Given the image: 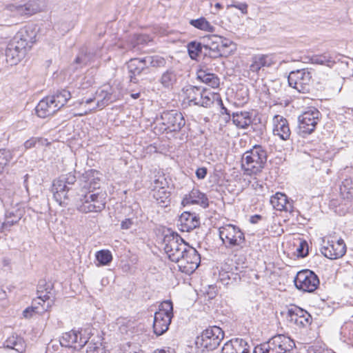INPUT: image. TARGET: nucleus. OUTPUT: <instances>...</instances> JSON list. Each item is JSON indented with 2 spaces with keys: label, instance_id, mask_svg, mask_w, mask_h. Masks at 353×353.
<instances>
[{
  "label": "nucleus",
  "instance_id": "42",
  "mask_svg": "<svg viewBox=\"0 0 353 353\" xmlns=\"http://www.w3.org/2000/svg\"><path fill=\"white\" fill-rule=\"evenodd\" d=\"M143 62L146 64V67L149 66L160 68L163 67L166 61L163 57L160 56H149L143 58Z\"/></svg>",
  "mask_w": 353,
  "mask_h": 353
},
{
  "label": "nucleus",
  "instance_id": "10",
  "mask_svg": "<svg viewBox=\"0 0 353 353\" xmlns=\"http://www.w3.org/2000/svg\"><path fill=\"white\" fill-rule=\"evenodd\" d=\"M321 114L314 108H311L299 115V129L300 134L305 137L312 134L320 121Z\"/></svg>",
  "mask_w": 353,
  "mask_h": 353
},
{
  "label": "nucleus",
  "instance_id": "31",
  "mask_svg": "<svg viewBox=\"0 0 353 353\" xmlns=\"http://www.w3.org/2000/svg\"><path fill=\"white\" fill-rule=\"evenodd\" d=\"M340 196L347 202L353 201V179L347 178L344 179L339 187Z\"/></svg>",
  "mask_w": 353,
  "mask_h": 353
},
{
  "label": "nucleus",
  "instance_id": "64",
  "mask_svg": "<svg viewBox=\"0 0 353 353\" xmlns=\"http://www.w3.org/2000/svg\"><path fill=\"white\" fill-rule=\"evenodd\" d=\"M6 292L3 291L1 288H0V301L3 300L6 298Z\"/></svg>",
  "mask_w": 353,
  "mask_h": 353
},
{
  "label": "nucleus",
  "instance_id": "57",
  "mask_svg": "<svg viewBox=\"0 0 353 353\" xmlns=\"http://www.w3.org/2000/svg\"><path fill=\"white\" fill-rule=\"evenodd\" d=\"M207 175V168L202 167L196 170V176L199 179H203Z\"/></svg>",
  "mask_w": 353,
  "mask_h": 353
},
{
  "label": "nucleus",
  "instance_id": "62",
  "mask_svg": "<svg viewBox=\"0 0 353 353\" xmlns=\"http://www.w3.org/2000/svg\"><path fill=\"white\" fill-rule=\"evenodd\" d=\"M261 218H262V217H261V215H258V214L254 215V216H251V218H250V222H251L252 223H258V221H259V220H261Z\"/></svg>",
  "mask_w": 353,
  "mask_h": 353
},
{
  "label": "nucleus",
  "instance_id": "16",
  "mask_svg": "<svg viewBox=\"0 0 353 353\" xmlns=\"http://www.w3.org/2000/svg\"><path fill=\"white\" fill-rule=\"evenodd\" d=\"M88 343L86 337H83L79 332L71 330L63 334L60 339L61 346L81 350Z\"/></svg>",
  "mask_w": 353,
  "mask_h": 353
},
{
  "label": "nucleus",
  "instance_id": "41",
  "mask_svg": "<svg viewBox=\"0 0 353 353\" xmlns=\"http://www.w3.org/2000/svg\"><path fill=\"white\" fill-rule=\"evenodd\" d=\"M87 175L90 185L89 191H94L95 192L97 190L99 189L100 173L97 170H91L87 172Z\"/></svg>",
  "mask_w": 353,
  "mask_h": 353
},
{
  "label": "nucleus",
  "instance_id": "30",
  "mask_svg": "<svg viewBox=\"0 0 353 353\" xmlns=\"http://www.w3.org/2000/svg\"><path fill=\"white\" fill-rule=\"evenodd\" d=\"M50 99L57 108V111L66 104L68 100L71 98V93L66 89L58 90L52 95H49Z\"/></svg>",
  "mask_w": 353,
  "mask_h": 353
},
{
  "label": "nucleus",
  "instance_id": "47",
  "mask_svg": "<svg viewBox=\"0 0 353 353\" xmlns=\"http://www.w3.org/2000/svg\"><path fill=\"white\" fill-rule=\"evenodd\" d=\"M220 276L222 282L226 285L233 282H237L241 279L239 274L238 272L234 273L233 272H225L221 273Z\"/></svg>",
  "mask_w": 353,
  "mask_h": 353
},
{
  "label": "nucleus",
  "instance_id": "61",
  "mask_svg": "<svg viewBox=\"0 0 353 353\" xmlns=\"http://www.w3.org/2000/svg\"><path fill=\"white\" fill-rule=\"evenodd\" d=\"M217 102V104L219 105H220L221 108V114H230L228 109L224 106L223 103V101L221 100V103H219V101H216Z\"/></svg>",
  "mask_w": 353,
  "mask_h": 353
},
{
  "label": "nucleus",
  "instance_id": "8",
  "mask_svg": "<svg viewBox=\"0 0 353 353\" xmlns=\"http://www.w3.org/2000/svg\"><path fill=\"white\" fill-rule=\"evenodd\" d=\"M165 244L164 250L170 261L177 263L185 252V249L189 246L184 240L176 233L170 232L165 235L163 239Z\"/></svg>",
  "mask_w": 353,
  "mask_h": 353
},
{
  "label": "nucleus",
  "instance_id": "1",
  "mask_svg": "<svg viewBox=\"0 0 353 353\" xmlns=\"http://www.w3.org/2000/svg\"><path fill=\"white\" fill-rule=\"evenodd\" d=\"M183 92L185 99L188 101L190 105L210 108L215 101H219L221 103L219 94L212 92L203 87L189 85L183 88Z\"/></svg>",
  "mask_w": 353,
  "mask_h": 353
},
{
  "label": "nucleus",
  "instance_id": "50",
  "mask_svg": "<svg viewBox=\"0 0 353 353\" xmlns=\"http://www.w3.org/2000/svg\"><path fill=\"white\" fill-rule=\"evenodd\" d=\"M12 159V152L6 149L0 150V165L6 167Z\"/></svg>",
  "mask_w": 353,
  "mask_h": 353
},
{
  "label": "nucleus",
  "instance_id": "63",
  "mask_svg": "<svg viewBox=\"0 0 353 353\" xmlns=\"http://www.w3.org/2000/svg\"><path fill=\"white\" fill-rule=\"evenodd\" d=\"M145 37L143 35H139L137 38V44L142 43L143 42H145Z\"/></svg>",
  "mask_w": 353,
  "mask_h": 353
},
{
  "label": "nucleus",
  "instance_id": "4",
  "mask_svg": "<svg viewBox=\"0 0 353 353\" xmlns=\"http://www.w3.org/2000/svg\"><path fill=\"white\" fill-rule=\"evenodd\" d=\"M295 347L294 341L284 334L272 337L266 343L254 348L253 353H288Z\"/></svg>",
  "mask_w": 353,
  "mask_h": 353
},
{
  "label": "nucleus",
  "instance_id": "34",
  "mask_svg": "<svg viewBox=\"0 0 353 353\" xmlns=\"http://www.w3.org/2000/svg\"><path fill=\"white\" fill-rule=\"evenodd\" d=\"M178 79L177 72L172 68L165 71L159 79V82L165 88H172Z\"/></svg>",
  "mask_w": 353,
  "mask_h": 353
},
{
  "label": "nucleus",
  "instance_id": "26",
  "mask_svg": "<svg viewBox=\"0 0 353 353\" xmlns=\"http://www.w3.org/2000/svg\"><path fill=\"white\" fill-rule=\"evenodd\" d=\"M226 353H250V346L243 339H234L226 342L222 347Z\"/></svg>",
  "mask_w": 353,
  "mask_h": 353
},
{
  "label": "nucleus",
  "instance_id": "12",
  "mask_svg": "<svg viewBox=\"0 0 353 353\" xmlns=\"http://www.w3.org/2000/svg\"><path fill=\"white\" fill-rule=\"evenodd\" d=\"M1 201L6 208L5 221L2 223V230H8L12 225L16 224L22 218L24 210L19 206L18 203L13 205V201L9 197L3 194L1 197Z\"/></svg>",
  "mask_w": 353,
  "mask_h": 353
},
{
  "label": "nucleus",
  "instance_id": "29",
  "mask_svg": "<svg viewBox=\"0 0 353 353\" xmlns=\"http://www.w3.org/2000/svg\"><path fill=\"white\" fill-rule=\"evenodd\" d=\"M270 203L276 210L290 211L292 205L288 202V196L281 192H276L270 199Z\"/></svg>",
  "mask_w": 353,
  "mask_h": 353
},
{
  "label": "nucleus",
  "instance_id": "6",
  "mask_svg": "<svg viewBox=\"0 0 353 353\" xmlns=\"http://www.w3.org/2000/svg\"><path fill=\"white\" fill-rule=\"evenodd\" d=\"M173 317V304L171 301H163L159 311L154 313L153 331L157 336L163 334L169 328Z\"/></svg>",
  "mask_w": 353,
  "mask_h": 353
},
{
  "label": "nucleus",
  "instance_id": "9",
  "mask_svg": "<svg viewBox=\"0 0 353 353\" xmlns=\"http://www.w3.org/2000/svg\"><path fill=\"white\" fill-rule=\"evenodd\" d=\"M288 80L290 87L299 92L307 93L312 81V72L307 68L292 71Z\"/></svg>",
  "mask_w": 353,
  "mask_h": 353
},
{
  "label": "nucleus",
  "instance_id": "51",
  "mask_svg": "<svg viewBox=\"0 0 353 353\" xmlns=\"http://www.w3.org/2000/svg\"><path fill=\"white\" fill-rule=\"evenodd\" d=\"M43 139L39 137H31L30 139L25 141L23 147L25 150L31 149L36 147L37 144H43Z\"/></svg>",
  "mask_w": 353,
  "mask_h": 353
},
{
  "label": "nucleus",
  "instance_id": "55",
  "mask_svg": "<svg viewBox=\"0 0 353 353\" xmlns=\"http://www.w3.org/2000/svg\"><path fill=\"white\" fill-rule=\"evenodd\" d=\"M6 8L14 14L21 15V4H8L6 6Z\"/></svg>",
  "mask_w": 353,
  "mask_h": 353
},
{
  "label": "nucleus",
  "instance_id": "58",
  "mask_svg": "<svg viewBox=\"0 0 353 353\" xmlns=\"http://www.w3.org/2000/svg\"><path fill=\"white\" fill-rule=\"evenodd\" d=\"M10 48H13V50L17 51L18 53L21 54L22 56L25 57L26 52L24 51V50H21V48L17 46V44H14L12 41L8 44V46Z\"/></svg>",
  "mask_w": 353,
  "mask_h": 353
},
{
  "label": "nucleus",
  "instance_id": "36",
  "mask_svg": "<svg viewBox=\"0 0 353 353\" xmlns=\"http://www.w3.org/2000/svg\"><path fill=\"white\" fill-rule=\"evenodd\" d=\"M4 347L22 353L25 348V342L21 337L13 334L6 340Z\"/></svg>",
  "mask_w": 353,
  "mask_h": 353
},
{
  "label": "nucleus",
  "instance_id": "44",
  "mask_svg": "<svg viewBox=\"0 0 353 353\" xmlns=\"http://www.w3.org/2000/svg\"><path fill=\"white\" fill-rule=\"evenodd\" d=\"M96 259L101 265H107L112 260V255L110 251L102 250L96 253Z\"/></svg>",
  "mask_w": 353,
  "mask_h": 353
},
{
  "label": "nucleus",
  "instance_id": "38",
  "mask_svg": "<svg viewBox=\"0 0 353 353\" xmlns=\"http://www.w3.org/2000/svg\"><path fill=\"white\" fill-rule=\"evenodd\" d=\"M189 23L195 28L204 32H214L215 31V27L203 17L196 19H190Z\"/></svg>",
  "mask_w": 353,
  "mask_h": 353
},
{
  "label": "nucleus",
  "instance_id": "37",
  "mask_svg": "<svg viewBox=\"0 0 353 353\" xmlns=\"http://www.w3.org/2000/svg\"><path fill=\"white\" fill-rule=\"evenodd\" d=\"M152 195L161 207H167L170 203V192L168 189L152 190Z\"/></svg>",
  "mask_w": 353,
  "mask_h": 353
},
{
  "label": "nucleus",
  "instance_id": "56",
  "mask_svg": "<svg viewBox=\"0 0 353 353\" xmlns=\"http://www.w3.org/2000/svg\"><path fill=\"white\" fill-rule=\"evenodd\" d=\"M134 224V221L132 219H125L122 221L121 223V228L122 230H128L132 228Z\"/></svg>",
  "mask_w": 353,
  "mask_h": 353
},
{
  "label": "nucleus",
  "instance_id": "25",
  "mask_svg": "<svg viewBox=\"0 0 353 353\" xmlns=\"http://www.w3.org/2000/svg\"><path fill=\"white\" fill-rule=\"evenodd\" d=\"M181 230L190 232L200 225V219L195 213L184 212L179 217Z\"/></svg>",
  "mask_w": 353,
  "mask_h": 353
},
{
  "label": "nucleus",
  "instance_id": "27",
  "mask_svg": "<svg viewBox=\"0 0 353 353\" xmlns=\"http://www.w3.org/2000/svg\"><path fill=\"white\" fill-rule=\"evenodd\" d=\"M35 111L38 117L46 118L57 112V108H55L49 96H47L39 102Z\"/></svg>",
  "mask_w": 353,
  "mask_h": 353
},
{
  "label": "nucleus",
  "instance_id": "7",
  "mask_svg": "<svg viewBox=\"0 0 353 353\" xmlns=\"http://www.w3.org/2000/svg\"><path fill=\"white\" fill-rule=\"evenodd\" d=\"M224 338V332L218 326H210L203 330L196 339V345L203 351H212L217 348Z\"/></svg>",
  "mask_w": 353,
  "mask_h": 353
},
{
  "label": "nucleus",
  "instance_id": "15",
  "mask_svg": "<svg viewBox=\"0 0 353 353\" xmlns=\"http://www.w3.org/2000/svg\"><path fill=\"white\" fill-rule=\"evenodd\" d=\"M321 253L330 259L342 257L346 252V245L343 239L332 240L327 242L321 249Z\"/></svg>",
  "mask_w": 353,
  "mask_h": 353
},
{
  "label": "nucleus",
  "instance_id": "19",
  "mask_svg": "<svg viewBox=\"0 0 353 353\" xmlns=\"http://www.w3.org/2000/svg\"><path fill=\"white\" fill-rule=\"evenodd\" d=\"M287 319L295 325L303 327L310 324L311 321L310 314L297 306H293L288 310Z\"/></svg>",
  "mask_w": 353,
  "mask_h": 353
},
{
  "label": "nucleus",
  "instance_id": "2",
  "mask_svg": "<svg viewBox=\"0 0 353 353\" xmlns=\"http://www.w3.org/2000/svg\"><path fill=\"white\" fill-rule=\"evenodd\" d=\"M267 152L260 145H255L246 151L242 157V168L249 175L260 173L267 161Z\"/></svg>",
  "mask_w": 353,
  "mask_h": 353
},
{
  "label": "nucleus",
  "instance_id": "53",
  "mask_svg": "<svg viewBox=\"0 0 353 353\" xmlns=\"http://www.w3.org/2000/svg\"><path fill=\"white\" fill-rule=\"evenodd\" d=\"M312 61L315 63L321 65H328L329 63L332 62L331 57L325 54L316 56L312 59Z\"/></svg>",
  "mask_w": 353,
  "mask_h": 353
},
{
  "label": "nucleus",
  "instance_id": "23",
  "mask_svg": "<svg viewBox=\"0 0 353 353\" xmlns=\"http://www.w3.org/2000/svg\"><path fill=\"white\" fill-rule=\"evenodd\" d=\"M181 204L183 206L190 204H197L206 208L209 205L208 199L206 195L197 189H193L189 194L183 198Z\"/></svg>",
  "mask_w": 353,
  "mask_h": 353
},
{
  "label": "nucleus",
  "instance_id": "59",
  "mask_svg": "<svg viewBox=\"0 0 353 353\" xmlns=\"http://www.w3.org/2000/svg\"><path fill=\"white\" fill-rule=\"evenodd\" d=\"M234 6L240 10L242 13L247 12L248 6L245 3H239L238 5H234Z\"/></svg>",
  "mask_w": 353,
  "mask_h": 353
},
{
  "label": "nucleus",
  "instance_id": "28",
  "mask_svg": "<svg viewBox=\"0 0 353 353\" xmlns=\"http://www.w3.org/2000/svg\"><path fill=\"white\" fill-rule=\"evenodd\" d=\"M128 68L129 73L130 74V81L137 83V80L136 79V76L139 75L145 70V68H147V67L146 64L143 62V58H135L131 59L129 61L128 63Z\"/></svg>",
  "mask_w": 353,
  "mask_h": 353
},
{
  "label": "nucleus",
  "instance_id": "14",
  "mask_svg": "<svg viewBox=\"0 0 353 353\" xmlns=\"http://www.w3.org/2000/svg\"><path fill=\"white\" fill-rule=\"evenodd\" d=\"M161 123L168 132H178L185 125L183 114L176 110L165 111L161 115Z\"/></svg>",
  "mask_w": 353,
  "mask_h": 353
},
{
  "label": "nucleus",
  "instance_id": "22",
  "mask_svg": "<svg viewBox=\"0 0 353 353\" xmlns=\"http://www.w3.org/2000/svg\"><path fill=\"white\" fill-rule=\"evenodd\" d=\"M273 123L274 135L279 136L280 139L285 141L290 139L291 132L286 119L281 115H275L273 118Z\"/></svg>",
  "mask_w": 353,
  "mask_h": 353
},
{
  "label": "nucleus",
  "instance_id": "45",
  "mask_svg": "<svg viewBox=\"0 0 353 353\" xmlns=\"http://www.w3.org/2000/svg\"><path fill=\"white\" fill-rule=\"evenodd\" d=\"M97 94L101 99H98L97 107L95 108H98L102 109L112 101V94L108 91L101 90L100 92H97Z\"/></svg>",
  "mask_w": 353,
  "mask_h": 353
},
{
  "label": "nucleus",
  "instance_id": "46",
  "mask_svg": "<svg viewBox=\"0 0 353 353\" xmlns=\"http://www.w3.org/2000/svg\"><path fill=\"white\" fill-rule=\"evenodd\" d=\"M94 57H99L96 52H81L75 59L74 61L77 64L87 65L88 63L93 61Z\"/></svg>",
  "mask_w": 353,
  "mask_h": 353
},
{
  "label": "nucleus",
  "instance_id": "20",
  "mask_svg": "<svg viewBox=\"0 0 353 353\" xmlns=\"http://www.w3.org/2000/svg\"><path fill=\"white\" fill-rule=\"evenodd\" d=\"M12 42L19 46L21 50H24L27 52L35 42V34L32 30L29 32L27 29H23L14 36Z\"/></svg>",
  "mask_w": 353,
  "mask_h": 353
},
{
  "label": "nucleus",
  "instance_id": "17",
  "mask_svg": "<svg viewBox=\"0 0 353 353\" xmlns=\"http://www.w3.org/2000/svg\"><path fill=\"white\" fill-rule=\"evenodd\" d=\"M220 42H221V37L215 34L204 37L203 55L213 59L221 57V50L219 48Z\"/></svg>",
  "mask_w": 353,
  "mask_h": 353
},
{
  "label": "nucleus",
  "instance_id": "11",
  "mask_svg": "<svg viewBox=\"0 0 353 353\" xmlns=\"http://www.w3.org/2000/svg\"><path fill=\"white\" fill-rule=\"evenodd\" d=\"M182 254L183 256L176 263L179 270L190 275L199 267L201 263L200 254L195 248L190 245Z\"/></svg>",
  "mask_w": 353,
  "mask_h": 353
},
{
  "label": "nucleus",
  "instance_id": "35",
  "mask_svg": "<svg viewBox=\"0 0 353 353\" xmlns=\"http://www.w3.org/2000/svg\"><path fill=\"white\" fill-rule=\"evenodd\" d=\"M53 305V300L48 301L46 303V305L43 304H34V301H32V305L31 307H28L25 309L23 312V314L25 318H30L33 314H42L45 312L48 311Z\"/></svg>",
  "mask_w": 353,
  "mask_h": 353
},
{
  "label": "nucleus",
  "instance_id": "48",
  "mask_svg": "<svg viewBox=\"0 0 353 353\" xmlns=\"http://www.w3.org/2000/svg\"><path fill=\"white\" fill-rule=\"evenodd\" d=\"M168 182L164 174H161L156 176L155 179L152 183V190H161V189H168Z\"/></svg>",
  "mask_w": 353,
  "mask_h": 353
},
{
  "label": "nucleus",
  "instance_id": "40",
  "mask_svg": "<svg viewBox=\"0 0 353 353\" xmlns=\"http://www.w3.org/2000/svg\"><path fill=\"white\" fill-rule=\"evenodd\" d=\"M188 54L192 59H196L197 57L200 54H203L204 51V43L196 42V41H191L188 44Z\"/></svg>",
  "mask_w": 353,
  "mask_h": 353
},
{
  "label": "nucleus",
  "instance_id": "5",
  "mask_svg": "<svg viewBox=\"0 0 353 353\" xmlns=\"http://www.w3.org/2000/svg\"><path fill=\"white\" fill-rule=\"evenodd\" d=\"M219 234L223 244L228 249L243 248L245 243L243 232L233 224H225L219 228Z\"/></svg>",
  "mask_w": 353,
  "mask_h": 353
},
{
  "label": "nucleus",
  "instance_id": "21",
  "mask_svg": "<svg viewBox=\"0 0 353 353\" xmlns=\"http://www.w3.org/2000/svg\"><path fill=\"white\" fill-rule=\"evenodd\" d=\"M276 63L275 56L273 54H257L252 57L250 65V71L259 73L261 68H269Z\"/></svg>",
  "mask_w": 353,
  "mask_h": 353
},
{
  "label": "nucleus",
  "instance_id": "3",
  "mask_svg": "<svg viewBox=\"0 0 353 353\" xmlns=\"http://www.w3.org/2000/svg\"><path fill=\"white\" fill-rule=\"evenodd\" d=\"M80 199L77 201V210L83 213L99 212L105 207L106 194L103 191L86 192L82 189L79 193Z\"/></svg>",
  "mask_w": 353,
  "mask_h": 353
},
{
  "label": "nucleus",
  "instance_id": "33",
  "mask_svg": "<svg viewBox=\"0 0 353 353\" xmlns=\"http://www.w3.org/2000/svg\"><path fill=\"white\" fill-rule=\"evenodd\" d=\"M233 123L239 128L245 129L252 123L249 112H237L232 114Z\"/></svg>",
  "mask_w": 353,
  "mask_h": 353
},
{
  "label": "nucleus",
  "instance_id": "39",
  "mask_svg": "<svg viewBox=\"0 0 353 353\" xmlns=\"http://www.w3.org/2000/svg\"><path fill=\"white\" fill-rule=\"evenodd\" d=\"M21 15H32L40 11L37 0H30L25 4H21Z\"/></svg>",
  "mask_w": 353,
  "mask_h": 353
},
{
  "label": "nucleus",
  "instance_id": "60",
  "mask_svg": "<svg viewBox=\"0 0 353 353\" xmlns=\"http://www.w3.org/2000/svg\"><path fill=\"white\" fill-rule=\"evenodd\" d=\"M303 250H304V245L301 243L299 248L297 249L299 255L301 257H305L307 254V251L305 253H304Z\"/></svg>",
  "mask_w": 353,
  "mask_h": 353
},
{
  "label": "nucleus",
  "instance_id": "43",
  "mask_svg": "<svg viewBox=\"0 0 353 353\" xmlns=\"http://www.w3.org/2000/svg\"><path fill=\"white\" fill-rule=\"evenodd\" d=\"M6 61L10 65H17L24 57L13 50V48L8 46L6 50Z\"/></svg>",
  "mask_w": 353,
  "mask_h": 353
},
{
  "label": "nucleus",
  "instance_id": "18",
  "mask_svg": "<svg viewBox=\"0 0 353 353\" xmlns=\"http://www.w3.org/2000/svg\"><path fill=\"white\" fill-rule=\"evenodd\" d=\"M53 288V284L51 283H48L46 280H40L37 290L38 296L36 299H34V304L46 305V303L52 300H53L54 303L55 297H51Z\"/></svg>",
  "mask_w": 353,
  "mask_h": 353
},
{
  "label": "nucleus",
  "instance_id": "54",
  "mask_svg": "<svg viewBox=\"0 0 353 353\" xmlns=\"http://www.w3.org/2000/svg\"><path fill=\"white\" fill-rule=\"evenodd\" d=\"M232 44V42L226 39L221 37V42L219 43V48L221 50V57L227 55L225 49Z\"/></svg>",
  "mask_w": 353,
  "mask_h": 353
},
{
  "label": "nucleus",
  "instance_id": "49",
  "mask_svg": "<svg viewBox=\"0 0 353 353\" xmlns=\"http://www.w3.org/2000/svg\"><path fill=\"white\" fill-rule=\"evenodd\" d=\"M86 353H109L101 343H90L88 345Z\"/></svg>",
  "mask_w": 353,
  "mask_h": 353
},
{
  "label": "nucleus",
  "instance_id": "52",
  "mask_svg": "<svg viewBox=\"0 0 353 353\" xmlns=\"http://www.w3.org/2000/svg\"><path fill=\"white\" fill-rule=\"evenodd\" d=\"M59 177L69 187L70 185L74 184V183L77 181L76 176L74 175V174H72L71 172L65 175H61Z\"/></svg>",
  "mask_w": 353,
  "mask_h": 353
},
{
  "label": "nucleus",
  "instance_id": "32",
  "mask_svg": "<svg viewBox=\"0 0 353 353\" xmlns=\"http://www.w3.org/2000/svg\"><path fill=\"white\" fill-rule=\"evenodd\" d=\"M197 79L213 88H218L220 84V79L216 74L203 69L197 72Z\"/></svg>",
  "mask_w": 353,
  "mask_h": 353
},
{
  "label": "nucleus",
  "instance_id": "13",
  "mask_svg": "<svg viewBox=\"0 0 353 353\" xmlns=\"http://www.w3.org/2000/svg\"><path fill=\"white\" fill-rule=\"evenodd\" d=\"M296 288L303 292H312L319 285L317 275L310 270L299 272L294 280Z\"/></svg>",
  "mask_w": 353,
  "mask_h": 353
},
{
  "label": "nucleus",
  "instance_id": "24",
  "mask_svg": "<svg viewBox=\"0 0 353 353\" xmlns=\"http://www.w3.org/2000/svg\"><path fill=\"white\" fill-rule=\"evenodd\" d=\"M70 188L68 186L60 177L54 179L52 183V192L57 202L59 205L65 203V200L68 199V192Z\"/></svg>",
  "mask_w": 353,
  "mask_h": 353
}]
</instances>
